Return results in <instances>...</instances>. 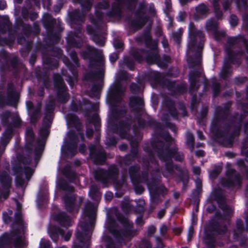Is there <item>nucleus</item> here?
Returning <instances> with one entry per match:
<instances>
[{"label": "nucleus", "mask_w": 248, "mask_h": 248, "mask_svg": "<svg viewBox=\"0 0 248 248\" xmlns=\"http://www.w3.org/2000/svg\"><path fill=\"white\" fill-rule=\"evenodd\" d=\"M190 30V42L188 43V52L193 51L195 49V41H197L198 39H201L203 36L202 33L198 31L196 34H193L194 32V24L190 23L189 25Z\"/></svg>", "instance_id": "obj_1"}, {"label": "nucleus", "mask_w": 248, "mask_h": 248, "mask_svg": "<svg viewBox=\"0 0 248 248\" xmlns=\"http://www.w3.org/2000/svg\"><path fill=\"white\" fill-rule=\"evenodd\" d=\"M58 219L60 223L65 227H68L70 225V219L63 213L59 216Z\"/></svg>", "instance_id": "obj_2"}, {"label": "nucleus", "mask_w": 248, "mask_h": 248, "mask_svg": "<svg viewBox=\"0 0 248 248\" xmlns=\"http://www.w3.org/2000/svg\"><path fill=\"white\" fill-rule=\"evenodd\" d=\"M92 230V228L90 229L88 232L87 235H86L84 233H77V239L81 243H82L84 240H88L90 238V230Z\"/></svg>", "instance_id": "obj_3"}, {"label": "nucleus", "mask_w": 248, "mask_h": 248, "mask_svg": "<svg viewBox=\"0 0 248 248\" xmlns=\"http://www.w3.org/2000/svg\"><path fill=\"white\" fill-rule=\"evenodd\" d=\"M130 104L132 106H141L143 104V100L141 98L132 97L130 99Z\"/></svg>", "instance_id": "obj_4"}, {"label": "nucleus", "mask_w": 248, "mask_h": 248, "mask_svg": "<svg viewBox=\"0 0 248 248\" xmlns=\"http://www.w3.org/2000/svg\"><path fill=\"white\" fill-rule=\"evenodd\" d=\"M95 213V209L92 206L87 207L85 210L86 215L89 217H93Z\"/></svg>", "instance_id": "obj_5"}, {"label": "nucleus", "mask_w": 248, "mask_h": 248, "mask_svg": "<svg viewBox=\"0 0 248 248\" xmlns=\"http://www.w3.org/2000/svg\"><path fill=\"white\" fill-rule=\"evenodd\" d=\"M196 11L199 15H203L207 12V7L204 5H200L196 8Z\"/></svg>", "instance_id": "obj_6"}, {"label": "nucleus", "mask_w": 248, "mask_h": 248, "mask_svg": "<svg viewBox=\"0 0 248 248\" xmlns=\"http://www.w3.org/2000/svg\"><path fill=\"white\" fill-rule=\"evenodd\" d=\"M89 194L93 198H94L95 196L98 197L99 196V193L97 188L95 186H92L90 189Z\"/></svg>", "instance_id": "obj_7"}, {"label": "nucleus", "mask_w": 248, "mask_h": 248, "mask_svg": "<svg viewBox=\"0 0 248 248\" xmlns=\"http://www.w3.org/2000/svg\"><path fill=\"white\" fill-rule=\"evenodd\" d=\"M186 139L187 143L193 146L194 141L193 136L190 132L187 133Z\"/></svg>", "instance_id": "obj_8"}, {"label": "nucleus", "mask_w": 248, "mask_h": 248, "mask_svg": "<svg viewBox=\"0 0 248 248\" xmlns=\"http://www.w3.org/2000/svg\"><path fill=\"white\" fill-rule=\"evenodd\" d=\"M41 248H49V242L44 239H42L40 242Z\"/></svg>", "instance_id": "obj_9"}, {"label": "nucleus", "mask_w": 248, "mask_h": 248, "mask_svg": "<svg viewBox=\"0 0 248 248\" xmlns=\"http://www.w3.org/2000/svg\"><path fill=\"white\" fill-rule=\"evenodd\" d=\"M171 155L175 158V159L178 161H181L183 159V155L181 154L177 155V153L176 152H174L172 154H171Z\"/></svg>", "instance_id": "obj_10"}, {"label": "nucleus", "mask_w": 248, "mask_h": 248, "mask_svg": "<svg viewBox=\"0 0 248 248\" xmlns=\"http://www.w3.org/2000/svg\"><path fill=\"white\" fill-rule=\"evenodd\" d=\"M237 23V18L234 15H232L231 16L230 23L232 26H235Z\"/></svg>", "instance_id": "obj_11"}, {"label": "nucleus", "mask_w": 248, "mask_h": 248, "mask_svg": "<svg viewBox=\"0 0 248 248\" xmlns=\"http://www.w3.org/2000/svg\"><path fill=\"white\" fill-rule=\"evenodd\" d=\"M194 233V229L192 227H190L189 229L188 234V240H190Z\"/></svg>", "instance_id": "obj_12"}, {"label": "nucleus", "mask_w": 248, "mask_h": 248, "mask_svg": "<svg viewBox=\"0 0 248 248\" xmlns=\"http://www.w3.org/2000/svg\"><path fill=\"white\" fill-rule=\"evenodd\" d=\"M113 197V194L110 192H107L105 194V198L107 200H110Z\"/></svg>", "instance_id": "obj_13"}, {"label": "nucleus", "mask_w": 248, "mask_h": 248, "mask_svg": "<svg viewBox=\"0 0 248 248\" xmlns=\"http://www.w3.org/2000/svg\"><path fill=\"white\" fill-rule=\"evenodd\" d=\"M167 230L168 228L166 226L162 225L160 229V231L162 234H164L167 232Z\"/></svg>", "instance_id": "obj_14"}, {"label": "nucleus", "mask_w": 248, "mask_h": 248, "mask_svg": "<svg viewBox=\"0 0 248 248\" xmlns=\"http://www.w3.org/2000/svg\"><path fill=\"white\" fill-rule=\"evenodd\" d=\"M123 45L122 43L119 41H115L114 42V46L116 48H120Z\"/></svg>", "instance_id": "obj_15"}, {"label": "nucleus", "mask_w": 248, "mask_h": 248, "mask_svg": "<svg viewBox=\"0 0 248 248\" xmlns=\"http://www.w3.org/2000/svg\"><path fill=\"white\" fill-rule=\"evenodd\" d=\"M118 59V55L117 54L113 53L110 57V60L112 62H115Z\"/></svg>", "instance_id": "obj_16"}, {"label": "nucleus", "mask_w": 248, "mask_h": 248, "mask_svg": "<svg viewBox=\"0 0 248 248\" xmlns=\"http://www.w3.org/2000/svg\"><path fill=\"white\" fill-rule=\"evenodd\" d=\"M194 173L196 175H199L200 173L201 170L200 168L198 167H195L193 169Z\"/></svg>", "instance_id": "obj_17"}, {"label": "nucleus", "mask_w": 248, "mask_h": 248, "mask_svg": "<svg viewBox=\"0 0 248 248\" xmlns=\"http://www.w3.org/2000/svg\"><path fill=\"white\" fill-rule=\"evenodd\" d=\"M71 236V232L70 231H68L66 232L65 236H64V240L65 241H68L69 240Z\"/></svg>", "instance_id": "obj_18"}, {"label": "nucleus", "mask_w": 248, "mask_h": 248, "mask_svg": "<svg viewBox=\"0 0 248 248\" xmlns=\"http://www.w3.org/2000/svg\"><path fill=\"white\" fill-rule=\"evenodd\" d=\"M93 40H94V41L96 44H98L100 46H103L104 44V41L103 40H101L100 41H98L97 37H95Z\"/></svg>", "instance_id": "obj_19"}, {"label": "nucleus", "mask_w": 248, "mask_h": 248, "mask_svg": "<svg viewBox=\"0 0 248 248\" xmlns=\"http://www.w3.org/2000/svg\"><path fill=\"white\" fill-rule=\"evenodd\" d=\"M155 229L154 226H151L148 229V233L150 234H153L155 232Z\"/></svg>", "instance_id": "obj_20"}, {"label": "nucleus", "mask_w": 248, "mask_h": 248, "mask_svg": "<svg viewBox=\"0 0 248 248\" xmlns=\"http://www.w3.org/2000/svg\"><path fill=\"white\" fill-rule=\"evenodd\" d=\"M6 4L5 1H0V9L2 10L4 9L6 7Z\"/></svg>", "instance_id": "obj_21"}, {"label": "nucleus", "mask_w": 248, "mask_h": 248, "mask_svg": "<svg viewBox=\"0 0 248 248\" xmlns=\"http://www.w3.org/2000/svg\"><path fill=\"white\" fill-rule=\"evenodd\" d=\"M185 16L186 14L185 13H180L178 17L179 20L183 21Z\"/></svg>", "instance_id": "obj_22"}, {"label": "nucleus", "mask_w": 248, "mask_h": 248, "mask_svg": "<svg viewBox=\"0 0 248 248\" xmlns=\"http://www.w3.org/2000/svg\"><path fill=\"white\" fill-rule=\"evenodd\" d=\"M165 211L164 210H160L158 214V217L161 218L164 215Z\"/></svg>", "instance_id": "obj_23"}, {"label": "nucleus", "mask_w": 248, "mask_h": 248, "mask_svg": "<svg viewBox=\"0 0 248 248\" xmlns=\"http://www.w3.org/2000/svg\"><path fill=\"white\" fill-rule=\"evenodd\" d=\"M26 105L28 109H29L31 108L33 106L32 102L31 101H27L26 103Z\"/></svg>", "instance_id": "obj_24"}, {"label": "nucleus", "mask_w": 248, "mask_h": 248, "mask_svg": "<svg viewBox=\"0 0 248 248\" xmlns=\"http://www.w3.org/2000/svg\"><path fill=\"white\" fill-rule=\"evenodd\" d=\"M197 133H198V137H199V139H200V140H203V138H204V136H203V134H202V132H201V131H198L197 132Z\"/></svg>", "instance_id": "obj_25"}, {"label": "nucleus", "mask_w": 248, "mask_h": 248, "mask_svg": "<svg viewBox=\"0 0 248 248\" xmlns=\"http://www.w3.org/2000/svg\"><path fill=\"white\" fill-rule=\"evenodd\" d=\"M196 155L197 156H202L203 155V152L202 151H199L196 153Z\"/></svg>", "instance_id": "obj_26"}, {"label": "nucleus", "mask_w": 248, "mask_h": 248, "mask_svg": "<svg viewBox=\"0 0 248 248\" xmlns=\"http://www.w3.org/2000/svg\"><path fill=\"white\" fill-rule=\"evenodd\" d=\"M173 36L174 39H175L177 41L179 40V35H177L176 33H174Z\"/></svg>", "instance_id": "obj_27"}, {"label": "nucleus", "mask_w": 248, "mask_h": 248, "mask_svg": "<svg viewBox=\"0 0 248 248\" xmlns=\"http://www.w3.org/2000/svg\"><path fill=\"white\" fill-rule=\"evenodd\" d=\"M139 189H140V191H139V192H138V188H136L135 189L136 192L137 193H141V192H142V191H143V189L142 188V187H139Z\"/></svg>", "instance_id": "obj_28"}, {"label": "nucleus", "mask_w": 248, "mask_h": 248, "mask_svg": "<svg viewBox=\"0 0 248 248\" xmlns=\"http://www.w3.org/2000/svg\"><path fill=\"white\" fill-rule=\"evenodd\" d=\"M174 232L176 233H179L181 232V229H180V228H177V229H175L174 230Z\"/></svg>", "instance_id": "obj_29"}, {"label": "nucleus", "mask_w": 248, "mask_h": 248, "mask_svg": "<svg viewBox=\"0 0 248 248\" xmlns=\"http://www.w3.org/2000/svg\"><path fill=\"white\" fill-rule=\"evenodd\" d=\"M180 0V2L184 4V3H185L186 2H187L189 1H190V0Z\"/></svg>", "instance_id": "obj_30"}, {"label": "nucleus", "mask_w": 248, "mask_h": 248, "mask_svg": "<svg viewBox=\"0 0 248 248\" xmlns=\"http://www.w3.org/2000/svg\"><path fill=\"white\" fill-rule=\"evenodd\" d=\"M137 87L136 85L135 84H133L131 85V89L132 90L133 88L134 89V88H136Z\"/></svg>", "instance_id": "obj_31"}, {"label": "nucleus", "mask_w": 248, "mask_h": 248, "mask_svg": "<svg viewBox=\"0 0 248 248\" xmlns=\"http://www.w3.org/2000/svg\"><path fill=\"white\" fill-rule=\"evenodd\" d=\"M157 59H158V56H157V55H155V59H154V60H153V61H157Z\"/></svg>", "instance_id": "obj_32"}, {"label": "nucleus", "mask_w": 248, "mask_h": 248, "mask_svg": "<svg viewBox=\"0 0 248 248\" xmlns=\"http://www.w3.org/2000/svg\"><path fill=\"white\" fill-rule=\"evenodd\" d=\"M121 150H123L125 149V146L123 145L121 147Z\"/></svg>", "instance_id": "obj_33"}, {"label": "nucleus", "mask_w": 248, "mask_h": 248, "mask_svg": "<svg viewBox=\"0 0 248 248\" xmlns=\"http://www.w3.org/2000/svg\"><path fill=\"white\" fill-rule=\"evenodd\" d=\"M104 3L105 4L104 8H105L106 7H107L108 6V4L106 1H104Z\"/></svg>", "instance_id": "obj_34"}, {"label": "nucleus", "mask_w": 248, "mask_h": 248, "mask_svg": "<svg viewBox=\"0 0 248 248\" xmlns=\"http://www.w3.org/2000/svg\"><path fill=\"white\" fill-rule=\"evenodd\" d=\"M53 234H50V237H51V238L54 241H56V240L55 239V238H54L53 237Z\"/></svg>", "instance_id": "obj_35"}, {"label": "nucleus", "mask_w": 248, "mask_h": 248, "mask_svg": "<svg viewBox=\"0 0 248 248\" xmlns=\"http://www.w3.org/2000/svg\"><path fill=\"white\" fill-rule=\"evenodd\" d=\"M179 196V194L178 193H177V194H174V196H175V197L176 198H178Z\"/></svg>", "instance_id": "obj_36"}, {"label": "nucleus", "mask_w": 248, "mask_h": 248, "mask_svg": "<svg viewBox=\"0 0 248 248\" xmlns=\"http://www.w3.org/2000/svg\"><path fill=\"white\" fill-rule=\"evenodd\" d=\"M202 46H199V47H198V52H200V50H201V49H202Z\"/></svg>", "instance_id": "obj_37"}, {"label": "nucleus", "mask_w": 248, "mask_h": 248, "mask_svg": "<svg viewBox=\"0 0 248 248\" xmlns=\"http://www.w3.org/2000/svg\"><path fill=\"white\" fill-rule=\"evenodd\" d=\"M81 228H82V231H86V230L85 229V228H84V226L83 225H82V226H81Z\"/></svg>", "instance_id": "obj_38"}, {"label": "nucleus", "mask_w": 248, "mask_h": 248, "mask_svg": "<svg viewBox=\"0 0 248 248\" xmlns=\"http://www.w3.org/2000/svg\"><path fill=\"white\" fill-rule=\"evenodd\" d=\"M87 31L90 33H92L91 31H90L89 27H88Z\"/></svg>", "instance_id": "obj_39"}, {"label": "nucleus", "mask_w": 248, "mask_h": 248, "mask_svg": "<svg viewBox=\"0 0 248 248\" xmlns=\"http://www.w3.org/2000/svg\"><path fill=\"white\" fill-rule=\"evenodd\" d=\"M92 131L90 133H89V132H88V133H87V135H89V136H91L92 135Z\"/></svg>", "instance_id": "obj_40"}, {"label": "nucleus", "mask_w": 248, "mask_h": 248, "mask_svg": "<svg viewBox=\"0 0 248 248\" xmlns=\"http://www.w3.org/2000/svg\"><path fill=\"white\" fill-rule=\"evenodd\" d=\"M159 157H160L161 159H165V158H164L163 157L161 156V155H159Z\"/></svg>", "instance_id": "obj_41"}, {"label": "nucleus", "mask_w": 248, "mask_h": 248, "mask_svg": "<svg viewBox=\"0 0 248 248\" xmlns=\"http://www.w3.org/2000/svg\"><path fill=\"white\" fill-rule=\"evenodd\" d=\"M50 117L48 116V121H49V122H50Z\"/></svg>", "instance_id": "obj_42"}, {"label": "nucleus", "mask_w": 248, "mask_h": 248, "mask_svg": "<svg viewBox=\"0 0 248 248\" xmlns=\"http://www.w3.org/2000/svg\"><path fill=\"white\" fill-rule=\"evenodd\" d=\"M74 248H79V247L76 245H74Z\"/></svg>", "instance_id": "obj_43"}, {"label": "nucleus", "mask_w": 248, "mask_h": 248, "mask_svg": "<svg viewBox=\"0 0 248 248\" xmlns=\"http://www.w3.org/2000/svg\"><path fill=\"white\" fill-rule=\"evenodd\" d=\"M33 171L32 170H30V173H31V174L32 173Z\"/></svg>", "instance_id": "obj_44"}, {"label": "nucleus", "mask_w": 248, "mask_h": 248, "mask_svg": "<svg viewBox=\"0 0 248 248\" xmlns=\"http://www.w3.org/2000/svg\"><path fill=\"white\" fill-rule=\"evenodd\" d=\"M63 232L62 231H61L60 232V234H62V235H63Z\"/></svg>", "instance_id": "obj_45"}, {"label": "nucleus", "mask_w": 248, "mask_h": 248, "mask_svg": "<svg viewBox=\"0 0 248 248\" xmlns=\"http://www.w3.org/2000/svg\"><path fill=\"white\" fill-rule=\"evenodd\" d=\"M72 203H73V202L72 201H70V205H72Z\"/></svg>", "instance_id": "obj_46"}, {"label": "nucleus", "mask_w": 248, "mask_h": 248, "mask_svg": "<svg viewBox=\"0 0 248 248\" xmlns=\"http://www.w3.org/2000/svg\"><path fill=\"white\" fill-rule=\"evenodd\" d=\"M65 200V204H67V202L66 201V200Z\"/></svg>", "instance_id": "obj_47"}, {"label": "nucleus", "mask_w": 248, "mask_h": 248, "mask_svg": "<svg viewBox=\"0 0 248 248\" xmlns=\"http://www.w3.org/2000/svg\"><path fill=\"white\" fill-rule=\"evenodd\" d=\"M108 229L109 230V231L110 232H112V231L111 230V229H110V228H108Z\"/></svg>", "instance_id": "obj_48"}, {"label": "nucleus", "mask_w": 248, "mask_h": 248, "mask_svg": "<svg viewBox=\"0 0 248 248\" xmlns=\"http://www.w3.org/2000/svg\"><path fill=\"white\" fill-rule=\"evenodd\" d=\"M247 221L248 222V219L247 220Z\"/></svg>", "instance_id": "obj_49"}]
</instances>
